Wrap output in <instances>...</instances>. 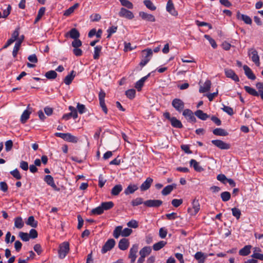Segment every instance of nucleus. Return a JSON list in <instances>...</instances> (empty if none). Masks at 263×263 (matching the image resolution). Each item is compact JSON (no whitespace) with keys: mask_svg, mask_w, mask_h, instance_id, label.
Listing matches in <instances>:
<instances>
[{"mask_svg":"<svg viewBox=\"0 0 263 263\" xmlns=\"http://www.w3.org/2000/svg\"><path fill=\"white\" fill-rule=\"evenodd\" d=\"M166 10L168 12L174 16L178 15L177 11L175 10L173 3L172 0H168L166 5Z\"/></svg>","mask_w":263,"mask_h":263,"instance_id":"nucleus-16","label":"nucleus"},{"mask_svg":"<svg viewBox=\"0 0 263 263\" xmlns=\"http://www.w3.org/2000/svg\"><path fill=\"white\" fill-rule=\"evenodd\" d=\"M65 141L76 143L78 142V139L77 137L72 135L71 134L67 133Z\"/></svg>","mask_w":263,"mask_h":263,"instance_id":"nucleus-38","label":"nucleus"},{"mask_svg":"<svg viewBox=\"0 0 263 263\" xmlns=\"http://www.w3.org/2000/svg\"><path fill=\"white\" fill-rule=\"evenodd\" d=\"M69 251V245L67 242L62 243L59 246L58 250L59 257L61 259L64 258Z\"/></svg>","mask_w":263,"mask_h":263,"instance_id":"nucleus-1","label":"nucleus"},{"mask_svg":"<svg viewBox=\"0 0 263 263\" xmlns=\"http://www.w3.org/2000/svg\"><path fill=\"white\" fill-rule=\"evenodd\" d=\"M204 37L209 41L210 44L213 48H216L217 46L215 40L213 39L211 36L208 34H205Z\"/></svg>","mask_w":263,"mask_h":263,"instance_id":"nucleus-53","label":"nucleus"},{"mask_svg":"<svg viewBox=\"0 0 263 263\" xmlns=\"http://www.w3.org/2000/svg\"><path fill=\"white\" fill-rule=\"evenodd\" d=\"M122 226L117 227L113 232V236L115 238H118L120 235L122 236Z\"/></svg>","mask_w":263,"mask_h":263,"instance_id":"nucleus-43","label":"nucleus"},{"mask_svg":"<svg viewBox=\"0 0 263 263\" xmlns=\"http://www.w3.org/2000/svg\"><path fill=\"white\" fill-rule=\"evenodd\" d=\"M222 110L229 115L232 116L234 114L233 108L229 106H224L222 108Z\"/></svg>","mask_w":263,"mask_h":263,"instance_id":"nucleus-60","label":"nucleus"},{"mask_svg":"<svg viewBox=\"0 0 263 263\" xmlns=\"http://www.w3.org/2000/svg\"><path fill=\"white\" fill-rule=\"evenodd\" d=\"M76 76L75 72L72 70L70 74H68L64 79V82L65 84L69 85L70 84Z\"/></svg>","mask_w":263,"mask_h":263,"instance_id":"nucleus-24","label":"nucleus"},{"mask_svg":"<svg viewBox=\"0 0 263 263\" xmlns=\"http://www.w3.org/2000/svg\"><path fill=\"white\" fill-rule=\"evenodd\" d=\"M15 227L18 229H21L24 226V222L21 217H17L14 221Z\"/></svg>","mask_w":263,"mask_h":263,"instance_id":"nucleus-44","label":"nucleus"},{"mask_svg":"<svg viewBox=\"0 0 263 263\" xmlns=\"http://www.w3.org/2000/svg\"><path fill=\"white\" fill-rule=\"evenodd\" d=\"M176 185L172 184L165 186L162 191L161 193L163 195L166 196L170 194L174 189L176 188Z\"/></svg>","mask_w":263,"mask_h":263,"instance_id":"nucleus-23","label":"nucleus"},{"mask_svg":"<svg viewBox=\"0 0 263 263\" xmlns=\"http://www.w3.org/2000/svg\"><path fill=\"white\" fill-rule=\"evenodd\" d=\"M118 29L117 26H111L109 27L107 30V32H108V35L107 36V38H110L112 35V34L116 32Z\"/></svg>","mask_w":263,"mask_h":263,"instance_id":"nucleus-52","label":"nucleus"},{"mask_svg":"<svg viewBox=\"0 0 263 263\" xmlns=\"http://www.w3.org/2000/svg\"><path fill=\"white\" fill-rule=\"evenodd\" d=\"M220 196L222 200L226 202L230 199L231 194L229 192L225 191L221 193Z\"/></svg>","mask_w":263,"mask_h":263,"instance_id":"nucleus-46","label":"nucleus"},{"mask_svg":"<svg viewBox=\"0 0 263 263\" xmlns=\"http://www.w3.org/2000/svg\"><path fill=\"white\" fill-rule=\"evenodd\" d=\"M152 251V249L150 247H144L139 252L140 256L145 257L149 255Z\"/></svg>","mask_w":263,"mask_h":263,"instance_id":"nucleus-30","label":"nucleus"},{"mask_svg":"<svg viewBox=\"0 0 263 263\" xmlns=\"http://www.w3.org/2000/svg\"><path fill=\"white\" fill-rule=\"evenodd\" d=\"M139 15L143 20L151 22H155L156 21L155 16L152 14H148L146 12L141 11L139 12Z\"/></svg>","mask_w":263,"mask_h":263,"instance_id":"nucleus-14","label":"nucleus"},{"mask_svg":"<svg viewBox=\"0 0 263 263\" xmlns=\"http://www.w3.org/2000/svg\"><path fill=\"white\" fill-rule=\"evenodd\" d=\"M182 199H174L172 201V205L175 208H177L180 206L182 203Z\"/></svg>","mask_w":263,"mask_h":263,"instance_id":"nucleus-58","label":"nucleus"},{"mask_svg":"<svg viewBox=\"0 0 263 263\" xmlns=\"http://www.w3.org/2000/svg\"><path fill=\"white\" fill-rule=\"evenodd\" d=\"M212 143L221 149H228L230 148V145L220 140H213Z\"/></svg>","mask_w":263,"mask_h":263,"instance_id":"nucleus-8","label":"nucleus"},{"mask_svg":"<svg viewBox=\"0 0 263 263\" xmlns=\"http://www.w3.org/2000/svg\"><path fill=\"white\" fill-rule=\"evenodd\" d=\"M208 257V254L201 251H198L194 255L195 259L197 260L198 263H204Z\"/></svg>","mask_w":263,"mask_h":263,"instance_id":"nucleus-12","label":"nucleus"},{"mask_svg":"<svg viewBox=\"0 0 263 263\" xmlns=\"http://www.w3.org/2000/svg\"><path fill=\"white\" fill-rule=\"evenodd\" d=\"M244 89L248 93H249L251 95L255 97H258L259 96V93H258V92H257L255 89L251 87L245 86L244 87Z\"/></svg>","mask_w":263,"mask_h":263,"instance_id":"nucleus-33","label":"nucleus"},{"mask_svg":"<svg viewBox=\"0 0 263 263\" xmlns=\"http://www.w3.org/2000/svg\"><path fill=\"white\" fill-rule=\"evenodd\" d=\"M217 179L221 182L222 183L226 184L228 180L226 176L223 174H219L217 176Z\"/></svg>","mask_w":263,"mask_h":263,"instance_id":"nucleus-61","label":"nucleus"},{"mask_svg":"<svg viewBox=\"0 0 263 263\" xmlns=\"http://www.w3.org/2000/svg\"><path fill=\"white\" fill-rule=\"evenodd\" d=\"M122 190V186L121 184L116 185L111 190V193L112 195L117 196L119 194V193Z\"/></svg>","mask_w":263,"mask_h":263,"instance_id":"nucleus-34","label":"nucleus"},{"mask_svg":"<svg viewBox=\"0 0 263 263\" xmlns=\"http://www.w3.org/2000/svg\"><path fill=\"white\" fill-rule=\"evenodd\" d=\"M129 246V242L128 240L126 238H122L121 239L118 243L119 248L123 251L126 250L127 249Z\"/></svg>","mask_w":263,"mask_h":263,"instance_id":"nucleus-18","label":"nucleus"},{"mask_svg":"<svg viewBox=\"0 0 263 263\" xmlns=\"http://www.w3.org/2000/svg\"><path fill=\"white\" fill-rule=\"evenodd\" d=\"M71 117L73 118V119H76L78 118V113L77 111L75 112H70L68 114H64L63 116L62 119L68 120H69Z\"/></svg>","mask_w":263,"mask_h":263,"instance_id":"nucleus-40","label":"nucleus"},{"mask_svg":"<svg viewBox=\"0 0 263 263\" xmlns=\"http://www.w3.org/2000/svg\"><path fill=\"white\" fill-rule=\"evenodd\" d=\"M132 229L127 228H125L123 230H122V236L127 237L132 234Z\"/></svg>","mask_w":263,"mask_h":263,"instance_id":"nucleus-56","label":"nucleus"},{"mask_svg":"<svg viewBox=\"0 0 263 263\" xmlns=\"http://www.w3.org/2000/svg\"><path fill=\"white\" fill-rule=\"evenodd\" d=\"M103 212L104 211L101 204L99 206L92 209L91 211V214L94 215H101L103 213Z\"/></svg>","mask_w":263,"mask_h":263,"instance_id":"nucleus-41","label":"nucleus"},{"mask_svg":"<svg viewBox=\"0 0 263 263\" xmlns=\"http://www.w3.org/2000/svg\"><path fill=\"white\" fill-rule=\"evenodd\" d=\"M143 3L145 6L149 10L154 11L156 9V7L153 4L150 0H144Z\"/></svg>","mask_w":263,"mask_h":263,"instance_id":"nucleus-42","label":"nucleus"},{"mask_svg":"<svg viewBox=\"0 0 263 263\" xmlns=\"http://www.w3.org/2000/svg\"><path fill=\"white\" fill-rule=\"evenodd\" d=\"M123 162L122 157L118 156L115 159L111 161L109 164H120L121 163Z\"/></svg>","mask_w":263,"mask_h":263,"instance_id":"nucleus-55","label":"nucleus"},{"mask_svg":"<svg viewBox=\"0 0 263 263\" xmlns=\"http://www.w3.org/2000/svg\"><path fill=\"white\" fill-rule=\"evenodd\" d=\"M232 213L233 216L236 217L237 219H239L241 215V211L239 209L236 208H232Z\"/></svg>","mask_w":263,"mask_h":263,"instance_id":"nucleus-51","label":"nucleus"},{"mask_svg":"<svg viewBox=\"0 0 263 263\" xmlns=\"http://www.w3.org/2000/svg\"><path fill=\"white\" fill-rule=\"evenodd\" d=\"M237 18L243 21L246 24L251 25L252 23L251 17L247 15H245L237 12L236 14Z\"/></svg>","mask_w":263,"mask_h":263,"instance_id":"nucleus-15","label":"nucleus"},{"mask_svg":"<svg viewBox=\"0 0 263 263\" xmlns=\"http://www.w3.org/2000/svg\"><path fill=\"white\" fill-rule=\"evenodd\" d=\"M143 204L150 208H158L162 205V201L160 200L154 199L147 200L143 202Z\"/></svg>","mask_w":263,"mask_h":263,"instance_id":"nucleus-7","label":"nucleus"},{"mask_svg":"<svg viewBox=\"0 0 263 263\" xmlns=\"http://www.w3.org/2000/svg\"><path fill=\"white\" fill-rule=\"evenodd\" d=\"M44 181L53 189H56L57 186L54 183L53 177L49 175H46L44 177Z\"/></svg>","mask_w":263,"mask_h":263,"instance_id":"nucleus-27","label":"nucleus"},{"mask_svg":"<svg viewBox=\"0 0 263 263\" xmlns=\"http://www.w3.org/2000/svg\"><path fill=\"white\" fill-rule=\"evenodd\" d=\"M138 189L137 185L129 184L127 188L124 190V193L126 195H129L134 193Z\"/></svg>","mask_w":263,"mask_h":263,"instance_id":"nucleus-25","label":"nucleus"},{"mask_svg":"<svg viewBox=\"0 0 263 263\" xmlns=\"http://www.w3.org/2000/svg\"><path fill=\"white\" fill-rule=\"evenodd\" d=\"M142 52L143 53L146 52L145 57L140 63V65L143 67L149 61L151 57L153 54V51L151 49H147L143 50Z\"/></svg>","mask_w":263,"mask_h":263,"instance_id":"nucleus-6","label":"nucleus"},{"mask_svg":"<svg viewBox=\"0 0 263 263\" xmlns=\"http://www.w3.org/2000/svg\"><path fill=\"white\" fill-rule=\"evenodd\" d=\"M45 77L48 79H54L57 77V73L54 70H50L46 73Z\"/></svg>","mask_w":263,"mask_h":263,"instance_id":"nucleus-48","label":"nucleus"},{"mask_svg":"<svg viewBox=\"0 0 263 263\" xmlns=\"http://www.w3.org/2000/svg\"><path fill=\"white\" fill-rule=\"evenodd\" d=\"M125 95L129 99H133L135 97L136 90L134 89H128L126 91Z\"/></svg>","mask_w":263,"mask_h":263,"instance_id":"nucleus-49","label":"nucleus"},{"mask_svg":"<svg viewBox=\"0 0 263 263\" xmlns=\"http://www.w3.org/2000/svg\"><path fill=\"white\" fill-rule=\"evenodd\" d=\"M200 210V204L199 201L196 199L192 202V209L191 210L192 215H196Z\"/></svg>","mask_w":263,"mask_h":263,"instance_id":"nucleus-20","label":"nucleus"},{"mask_svg":"<svg viewBox=\"0 0 263 263\" xmlns=\"http://www.w3.org/2000/svg\"><path fill=\"white\" fill-rule=\"evenodd\" d=\"M251 257L255 259H259L260 260H263V254H260L257 252H253V254L251 255Z\"/></svg>","mask_w":263,"mask_h":263,"instance_id":"nucleus-64","label":"nucleus"},{"mask_svg":"<svg viewBox=\"0 0 263 263\" xmlns=\"http://www.w3.org/2000/svg\"><path fill=\"white\" fill-rule=\"evenodd\" d=\"M170 121L172 125L174 127L181 128L183 126L180 121L177 119L175 117H172V118L170 119Z\"/></svg>","mask_w":263,"mask_h":263,"instance_id":"nucleus-29","label":"nucleus"},{"mask_svg":"<svg viewBox=\"0 0 263 263\" xmlns=\"http://www.w3.org/2000/svg\"><path fill=\"white\" fill-rule=\"evenodd\" d=\"M45 12V7H41L37 15L35 18L34 23H36L38 21L40 20L41 17L43 16V15L44 14Z\"/></svg>","mask_w":263,"mask_h":263,"instance_id":"nucleus-45","label":"nucleus"},{"mask_svg":"<svg viewBox=\"0 0 263 263\" xmlns=\"http://www.w3.org/2000/svg\"><path fill=\"white\" fill-rule=\"evenodd\" d=\"M211 85V82L210 80H206L203 86H200L199 88V92L200 93H203L207 92L210 90Z\"/></svg>","mask_w":263,"mask_h":263,"instance_id":"nucleus-22","label":"nucleus"},{"mask_svg":"<svg viewBox=\"0 0 263 263\" xmlns=\"http://www.w3.org/2000/svg\"><path fill=\"white\" fill-rule=\"evenodd\" d=\"M118 14L120 17H124L128 20H132L134 17V13L124 7H122L120 9Z\"/></svg>","mask_w":263,"mask_h":263,"instance_id":"nucleus-4","label":"nucleus"},{"mask_svg":"<svg viewBox=\"0 0 263 263\" xmlns=\"http://www.w3.org/2000/svg\"><path fill=\"white\" fill-rule=\"evenodd\" d=\"M69 36L70 38L74 39H79L80 34L78 30L76 28H72L69 32L65 34L66 37Z\"/></svg>","mask_w":263,"mask_h":263,"instance_id":"nucleus-17","label":"nucleus"},{"mask_svg":"<svg viewBox=\"0 0 263 263\" xmlns=\"http://www.w3.org/2000/svg\"><path fill=\"white\" fill-rule=\"evenodd\" d=\"M119 1L122 6L127 8V9H132L134 7V5L132 3L128 0H119Z\"/></svg>","mask_w":263,"mask_h":263,"instance_id":"nucleus-39","label":"nucleus"},{"mask_svg":"<svg viewBox=\"0 0 263 263\" xmlns=\"http://www.w3.org/2000/svg\"><path fill=\"white\" fill-rule=\"evenodd\" d=\"M213 133L216 136H226L228 135V133L224 129L217 128L213 130Z\"/></svg>","mask_w":263,"mask_h":263,"instance_id":"nucleus-31","label":"nucleus"},{"mask_svg":"<svg viewBox=\"0 0 263 263\" xmlns=\"http://www.w3.org/2000/svg\"><path fill=\"white\" fill-rule=\"evenodd\" d=\"M153 181V179L149 177L147 178L146 180L141 185L140 187L141 191H145L148 190L150 187Z\"/></svg>","mask_w":263,"mask_h":263,"instance_id":"nucleus-21","label":"nucleus"},{"mask_svg":"<svg viewBox=\"0 0 263 263\" xmlns=\"http://www.w3.org/2000/svg\"><path fill=\"white\" fill-rule=\"evenodd\" d=\"M194 114L199 119L202 120H206L209 117V116L208 114L203 112V111L201 110H196Z\"/></svg>","mask_w":263,"mask_h":263,"instance_id":"nucleus-28","label":"nucleus"},{"mask_svg":"<svg viewBox=\"0 0 263 263\" xmlns=\"http://www.w3.org/2000/svg\"><path fill=\"white\" fill-rule=\"evenodd\" d=\"M10 174L16 179H20L21 178V175L17 169H15L14 170L11 171Z\"/></svg>","mask_w":263,"mask_h":263,"instance_id":"nucleus-62","label":"nucleus"},{"mask_svg":"<svg viewBox=\"0 0 263 263\" xmlns=\"http://www.w3.org/2000/svg\"><path fill=\"white\" fill-rule=\"evenodd\" d=\"M252 246L251 245L245 246L239 251V255L243 256L249 255L251 252L250 250Z\"/></svg>","mask_w":263,"mask_h":263,"instance_id":"nucleus-26","label":"nucleus"},{"mask_svg":"<svg viewBox=\"0 0 263 263\" xmlns=\"http://www.w3.org/2000/svg\"><path fill=\"white\" fill-rule=\"evenodd\" d=\"M243 70L246 76L250 80H254L256 79V76L253 73L252 70L247 65L243 66Z\"/></svg>","mask_w":263,"mask_h":263,"instance_id":"nucleus-19","label":"nucleus"},{"mask_svg":"<svg viewBox=\"0 0 263 263\" xmlns=\"http://www.w3.org/2000/svg\"><path fill=\"white\" fill-rule=\"evenodd\" d=\"M224 73L228 78L232 79L235 82H239V79L234 70L231 69L226 68Z\"/></svg>","mask_w":263,"mask_h":263,"instance_id":"nucleus-10","label":"nucleus"},{"mask_svg":"<svg viewBox=\"0 0 263 263\" xmlns=\"http://www.w3.org/2000/svg\"><path fill=\"white\" fill-rule=\"evenodd\" d=\"M166 244V242L163 240L160 241L158 242L155 243L153 246V249L155 251H158L164 247Z\"/></svg>","mask_w":263,"mask_h":263,"instance_id":"nucleus-36","label":"nucleus"},{"mask_svg":"<svg viewBox=\"0 0 263 263\" xmlns=\"http://www.w3.org/2000/svg\"><path fill=\"white\" fill-rule=\"evenodd\" d=\"M19 237L24 241H27L29 240V234L27 233L21 232L19 233Z\"/></svg>","mask_w":263,"mask_h":263,"instance_id":"nucleus-54","label":"nucleus"},{"mask_svg":"<svg viewBox=\"0 0 263 263\" xmlns=\"http://www.w3.org/2000/svg\"><path fill=\"white\" fill-rule=\"evenodd\" d=\"M138 246L137 245H134L130 248L128 257L131 259L130 263H134L136 259V253L138 251Z\"/></svg>","mask_w":263,"mask_h":263,"instance_id":"nucleus-11","label":"nucleus"},{"mask_svg":"<svg viewBox=\"0 0 263 263\" xmlns=\"http://www.w3.org/2000/svg\"><path fill=\"white\" fill-rule=\"evenodd\" d=\"M13 146V142L12 140H9L6 142L5 143V149L7 152L10 151Z\"/></svg>","mask_w":263,"mask_h":263,"instance_id":"nucleus-63","label":"nucleus"},{"mask_svg":"<svg viewBox=\"0 0 263 263\" xmlns=\"http://www.w3.org/2000/svg\"><path fill=\"white\" fill-rule=\"evenodd\" d=\"M82 42L79 39H74L72 42L71 45L73 48H79L82 46Z\"/></svg>","mask_w":263,"mask_h":263,"instance_id":"nucleus-57","label":"nucleus"},{"mask_svg":"<svg viewBox=\"0 0 263 263\" xmlns=\"http://www.w3.org/2000/svg\"><path fill=\"white\" fill-rule=\"evenodd\" d=\"M32 112V108L28 106L27 109L24 111L21 117V122L22 123L26 122L27 120L29 118L30 115Z\"/></svg>","mask_w":263,"mask_h":263,"instance_id":"nucleus-13","label":"nucleus"},{"mask_svg":"<svg viewBox=\"0 0 263 263\" xmlns=\"http://www.w3.org/2000/svg\"><path fill=\"white\" fill-rule=\"evenodd\" d=\"M127 225L128 227L132 228H137L138 227V223L135 220H132L129 221L127 223Z\"/></svg>","mask_w":263,"mask_h":263,"instance_id":"nucleus-59","label":"nucleus"},{"mask_svg":"<svg viewBox=\"0 0 263 263\" xmlns=\"http://www.w3.org/2000/svg\"><path fill=\"white\" fill-rule=\"evenodd\" d=\"M101 205L103 211H104L111 209L114 206V204L112 201H108L102 202Z\"/></svg>","mask_w":263,"mask_h":263,"instance_id":"nucleus-35","label":"nucleus"},{"mask_svg":"<svg viewBox=\"0 0 263 263\" xmlns=\"http://www.w3.org/2000/svg\"><path fill=\"white\" fill-rule=\"evenodd\" d=\"M248 55L251 59V60L256 64V66H259V57L258 54V52L256 51V50H255L254 48L249 49Z\"/></svg>","mask_w":263,"mask_h":263,"instance_id":"nucleus-2","label":"nucleus"},{"mask_svg":"<svg viewBox=\"0 0 263 263\" xmlns=\"http://www.w3.org/2000/svg\"><path fill=\"white\" fill-rule=\"evenodd\" d=\"M79 6V3H76L72 6L69 7L68 9L65 11L64 15L68 16L72 14L75 9H76Z\"/></svg>","mask_w":263,"mask_h":263,"instance_id":"nucleus-32","label":"nucleus"},{"mask_svg":"<svg viewBox=\"0 0 263 263\" xmlns=\"http://www.w3.org/2000/svg\"><path fill=\"white\" fill-rule=\"evenodd\" d=\"M26 224L31 227L36 228L37 226V221L35 220L33 216H31L28 217Z\"/></svg>","mask_w":263,"mask_h":263,"instance_id":"nucleus-37","label":"nucleus"},{"mask_svg":"<svg viewBox=\"0 0 263 263\" xmlns=\"http://www.w3.org/2000/svg\"><path fill=\"white\" fill-rule=\"evenodd\" d=\"M143 199L141 197H138L134 200H133L131 202V204L133 206H138L139 205L143 203Z\"/></svg>","mask_w":263,"mask_h":263,"instance_id":"nucleus-50","label":"nucleus"},{"mask_svg":"<svg viewBox=\"0 0 263 263\" xmlns=\"http://www.w3.org/2000/svg\"><path fill=\"white\" fill-rule=\"evenodd\" d=\"M182 115L189 122L193 123L196 122V119L191 110L189 109H184L183 111Z\"/></svg>","mask_w":263,"mask_h":263,"instance_id":"nucleus-9","label":"nucleus"},{"mask_svg":"<svg viewBox=\"0 0 263 263\" xmlns=\"http://www.w3.org/2000/svg\"><path fill=\"white\" fill-rule=\"evenodd\" d=\"M115 243V241L114 239L111 238L108 239L103 246L101 249V253L104 254L111 250L114 247Z\"/></svg>","mask_w":263,"mask_h":263,"instance_id":"nucleus-5","label":"nucleus"},{"mask_svg":"<svg viewBox=\"0 0 263 263\" xmlns=\"http://www.w3.org/2000/svg\"><path fill=\"white\" fill-rule=\"evenodd\" d=\"M94 54H93V59L95 60H97L99 58L100 53L102 50V46H97L95 47L94 49Z\"/></svg>","mask_w":263,"mask_h":263,"instance_id":"nucleus-47","label":"nucleus"},{"mask_svg":"<svg viewBox=\"0 0 263 263\" xmlns=\"http://www.w3.org/2000/svg\"><path fill=\"white\" fill-rule=\"evenodd\" d=\"M172 105L179 112L184 110V103L180 99L176 98L173 100Z\"/></svg>","mask_w":263,"mask_h":263,"instance_id":"nucleus-3","label":"nucleus"}]
</instances>
